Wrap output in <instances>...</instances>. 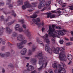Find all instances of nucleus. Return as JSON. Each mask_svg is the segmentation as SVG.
Listing matches in <instances>:
<instances>
[{"label": "nucleus", "mask_w": 73, "mask_h": 73, "mask_svg": "<svg viewBox=\"0 0 73 73\" xmlns=\"http://www.w3.org/2000/svg\"><path fill=\"white\" fill-rule=\"evenodd\" d=\"M59 51H62L59 54V57L60 60L61 61H67L66 57L65 55H64V52H65V49L63 48L58 47L56 48H55L54 50V53L55 54H59Z\"/></svg>", "instance_id": "f257e3e1"}, {"label": "nucleus", "mask_w": 73, "mask_h": 73, "mask_svg": "<svg viewBox=\"0 0 73 73\" xmlns=\"http://www.w3.org/2000/svg\"><path fill=\"white\" fill-rule=\"evenodd\" d=\"M42 52L41 53H39L37 56L40 61L39 62L40 65H42L41 66L38 68V70L39 71H40L42 69L43 67L44 68L46 67V61L45 60H42L43 58V54H42Z\"/></svg>", "instance_id": "f03ea898"}, {"label": "nucleus", "mask_w": 73, "mask_h": 73, "mask_svg": "<svg viewBox=\"0 0 73 73\" xmlns=\"http://www.w3.org/2000/svg\"><path fill=\"white\" fill-rule=\"evenodd\" d=\"M48 34H46V42L47 43V44L46 45V52L48 53H50V54H52L53 52V50L49 48V44H50V40L48 39Z\"/></svg>", "instance_id": "7ed1b4c3"}, {"label": "nucleus", "mask_w": 73, "mask_h": 73, "mask_svg": "<svg viewBox=\"0 0 73 73\" xmlns=\"http://www.w3.org/2000/svg\"><path fill=\"white\" fill-rule=\"evenodd\" d=\"M49 28V31H48L47 32H48V34L50 35V36L54 38H55L56 37V35L54 34V33H57L55 31V29H53L52 27H51V26H50Z\"/></svg>", "instance_id": "20e7f679"}, {"label": "nucleus", "mask_w": 73, "mask_h": 73, "mask_svg": "<svg viewBox=\"0 0 73 73\" xmlns=\"http://www.w3.org/2000/svg\"><path fill=\"white\" fill-rule=\"evenodd\" d=\"M28 41L27 40H24L22 41L21 43H17V46L18 47V49H21L23 48L24 46H23V44H25L27 43Z\"/></svg>", "instance_id": "39448f33"}, {"label": "nucleus", "mask_w": 73, "mask_h": 73, "mask_svg": "<svg viewBox=\"0 0 73 73\" xmlns=\"http://www.w3.org/2000/svg\"><path fill=\"white\" fill-rule=\"evenodd\" d=\"M29 8H31V6L29 2L28 1H27L25 2V5H23L22 7V8L23 10H25L27 9V7Z\"/></svg>", "instance_id": "423d86ee"}, {"label": "nucleus", "mask_w": 73, "mask_h": 73, "mask_svg": "<svg viewBox=\"0 0 73 73\" xmlns=\"http://www.w3.org/2000/svg\"><path fill=\"white\" fill-rule=\"evenodd\" d=\"M9 54H10V53L8 52H7L5 54H3L0 52V56L2 57H8L9 56Z\"/></svg>", "instance_id": "0eeeda50"}, {"label": "nucleus", "mask_w": 73, "mask_h": 73, "mask_svg": "<svg viewBox=\"0 0 73 73\" xmlns=\"http://www.w3.org/2000/svg\"><path fill=\"white\" fill-rule=\"evenodd\" d=\"M45 5H46V2H45V3L44 4V2L42 1H40L39 4V5L38 6V8H39V9H41V7H44Z\"/></svg>", "instance_id": "6e6552de"}, {"label": "nucleus", "mask_w": 73, "mask_h": 73, "mask_svg": "<svg viewBox=\"0 0 73 73\" xmlns=\"http://www.w3.org/2000/svg\"><path fill=\"white\" fill-rule=\"evenodd\" d=\"M46 14H47V18L50 17V19H52L55 17V15H52V13H47Z\"/></svg>", "instance_id": "1a4fd4ad"}, {"label": "nucleus", "mask_w": 73, "mask_h": 73, "mask_svg": "<svg viewBox=\"0 0 73 73\" xmlns=\"http://www.w3.org/2000/svg\"><path fill=\"white\" fill-rule=\"evenodd\" d=\"M65 32H67V31L66 30H63V31L60 30L58 32V35H65Z\"/></svg>", "instance_id": "9d476101"}, {"label": "nucleus", "mask_w": 73, "mask_h": 73, "mask_svg": "<svg viewBox=\"0 0 73 73\" xmlns=\"http://www.w3.org/2000/svg\"><path fill=\"white\" fill-rule=\"evenodd\" d=\"M24 39L25 38L23 37V36L21 34H20L17 37V39L19 41H23V40H24Z\"/></svg>", "instance_id": "9b49d317"}, {"label": "nucleus", "mask_w": 73, "mask_h": 73, "mask_svg": "<svg viewBox=\"0 0 73 73\" xmlns=\"http://www.w3.org/2000/svg\"><path fill=\"white\" fill-rule=\"evenodd\" d=\"M27 51V49L25 48H24L21 50L20 53L22 55H25Z\"/></svg>", "instance_id": "f8f14e48"}, {"label": "nucleus", "mask_w": 73, "mask_h": 73, "mask_svg": "<svg viewBox=\"0 0 73 73\" xmlns=\"http://www.w3.org/2000/svg\"><path fill=\"white\" fill-rule=\"evenodd\" d=\"M24 32L25 33H27V36L28 37L31 36V33L29 32V30H25L24 31Z\"/></svg>", "instance_id": "ddd939ff"}, {"label": "nucleus", "mask_w": 73, "mask_h": 73, "mask_svg": "<svg viewBox=\"0 0 73 73\" xmlns=\"http://www.w3.org/2000/svg\"><path fill=\"white\" fill-rule=\"evenodd\" d=\"M32 21L33 22H34L35 24H37L38 22H40V19L39 18H36V20L35 19H33Z\"/></svg>", "instance_id": "4468645a"}, {"label": "nucleus", "mask_w": 73, "mask_h": 73, "mask_svg": "<svg viewBox=\"0 0 73 73\" xmlns=\"http://www.w3.org/2000/svg\"><path fill=\"white\" fill-rule=\"evenodd\" d=\"M31 62L33 65H36L37 62V60L35 58H32L31 59Z\"/></svg>", "instance_id": "2eb2a0df"}, {"label": "nucleus", "mask_w": 73, "mask_h": 73, "mask_svg": "<svg viewBox=\"0 0 73 73\" xmlns=\"http://www.w3.org/2000/svg\"><path fill=\"white\" fill-rule=\"evenodd\" d=\"M12 30L11 29H10V28L9 27H7L6 28V32L7 33H11L12 32Z\"/></svg>", "instance_id": "dca6fc26"}, {"label": "nucleus", "mask_w": 73, "mask_h": 73, "mask_svg": "<svg viewBox=\"0 0 73 73\" xmlns=\"http://www.w3.org/2000/svg\"><path fill=\"white\" fill-rule=\"evenodd\" d=\"M66 73V70H63V69H59L58 70V73Z\"/></svg>", "instance_id": "f3484780"}, {"label": "nucleus", "mask_w": 73, "mask_h": 73, "mask_svg": "<svg viewBox=\"0 0 73 73\" xmlns=\"http://www.w3.org/2000/svg\"><path fill=\"white\" fill-rule=\"evenodd\" d=\"M64 64H63L62 62H61L59 66V69H64Z\"/></svg>", "instance_id": "a211bd4d"}, {"label": "nucleus", "mask_w": 73, "mask_h": 73, "mask_svg": "<svg viewBox=\"0 0 73 73\" xmlns=\"http://www.w3.org/2000/svg\"><path fill=\"white\" fill-rule=\"evenodd\" d=\"M37 13L36 12L33 15L31 16L30 17L31 18H32V19H35V18H36L37 17V15H36V13Z\"/></svg>", "instance_id": "6ab92c4d"}, {"label": "nucleus", "mask_w": 73, "mask_h": 73, "mask_svg": "<svg viewBox=\"0 0 73 73\" xmlns=\"http://www.w3.org/2000/svg\"><path fill=\"white\" fill-rule=\"evenodd\" d=\"M37 3L36 2H34L33 3H31V4H32V5H31V7H36V6H37Z\"/></svg>", "instance_id": "aec40b11"}, {"label": "nucleus", "mask_w": 73, "mask_h": 73, "mask_svg": "<svg viewBox=\"0 0 73 73\" xmlns=\"http://www.w3.org/2000/svg\"><path fill=\"white\" fill-rule=\"evenodd\" d=\"M15 4H16L15 3H13L12 4H10L9 6V8L10 9H12V7H13L14 5H15Z\"/></svg>", "instance_id": "412c9836"}, {"label": "nucleus", "mask_w": 73, "mask_h": 73, "mask_svg": "<svg viewBox=\"0 0 73 73\" xmlns=\"http://www.w3.org/2000/svg\"><path fill=\"white\" fill-rule=\"evenodd\" d=\"M19 5H21L23 4V0H19L18 2Z\"/></svg>", "instance_id": "4be33fe9"}, {"label": "nucleus", "mask_w": 73, "mask_h": 73, "mask_svg": "<svg viewBox=\"0 0 73 73\" xmlns=\"http://www.w3.org/2000/svg\"><path fill=\"white\" fill-rule=\"evenodd\" d=\"M20 27V25L19 24H17L16 25V26L15 27V31H18V29H19V28Z\"/></svg>", "instance_id": "5701e85b"}, {"label": "nucleus", "mask_w": 73, "mask_h": 73, "mask_svg": "<svg viewBox=\"0 0 73 73\" xmlns=\"http://www.w3.org/2000/svg\"><path fill=\"white\" fill-rule=\"evenodd\" d=\"M36 40L37 42H38V43L42 44V46H44V45L42 43V41L39 40L38 39H36Z\"/></svg>", "instance_id": "b1692460"}, {"label": "nucleus", "mask_w": 73, "mask_h": 73, "mask_svg": "<svg viewBox=\"0 0 73 73\" xmlns=\"http://www.w3.org/2000/svg\"><path fill=\"white\" fill-rule=\"evenodd\" d=\"M37 49V47L35 46H33L32 48V51L35 52L36 51V49Z\"/></svg>", "instance_id": "393cba45"}, {"label": "nucleus", "mask_w": 73, "mask_h": 73, "mask_svg": "<svg viewBox=\"0 0 73 73\" xmlns=\"http://www.w3.org/2000/svg\"><path fill=\"white\" fill-rule=\"evenodd\" d=\"M11 11L12 13L11 14L12 16H14L15 17H16V14L14 12V11H13V10H12Z\"/></svg>", "instance_id": "a878e982"}, {"label": "nucleus", "mask_w": 73, "mask_h": 73, "mask_svg": "<svg viewBox=\"0 0 73 73\" xmlns=\"http://www.w3.org/2000/svg\"><path fill=\"white\" fill-rule=\"evenodd\" d=\"M16 22V20H14L13 21L9 23H8V25H12L14 23Z\"/></svg>", "instance_id": "bb28decb"}, {"label": "nucleus", "mask_w": 73, "mask_h": 73, "mask_svg": "<svg viewBox=\"0 0 73 73\" xmlns=\"http://www.w3.org/2000/svg\"><path fill=\"white\" fill-rule=\"evenodd\" d=\"M68 7H69V9L70 10H73V4H72V5L71 6H69Z\"/></svg>", "instance_id": "cd10ccee"}, {"label": "nucleus", "mask_w": 73, "mask_h": 73, "mask_svg": "<svg viewBox=\"0 0 73 73\" xmlns=\"http://www.w3.org/2000/svg\"><path fill=\"white\" fill-rule=\"evenodd\" d=\"M53 68H54V69H56L57 68V65L56 64L54 63L53 65H52Z\"/></svg>", "instance_id": "c85d7f7f"}, {"label": "nucleus", "mask_w": 73, "mask_h": 73, "mask_svg": "<svg viewBox=\"0 0 73 73\" xmlns=\"http://www.w3.org/2000/svg\"><path fill=\"white\" fill-rule=\"evenodd\" d=\"M56 14H59V15L58 16H60V15H61V12L60 11H58L56 12Z\"/></svg>", "instance_id": "c756f323"}, {"label": "nucleus", "mask_w": 73, "mask_h": 73, "mask_svg": "<svg viewBox=\"0 0 73 73\" xmlns=\"http://www.w3.org/2000/svg\"><path fill=\"white\" fill-rule=\"evenodd\" d=\"M11 0H7L6 5H9V4L11 3Z\"/></svg>", "instance_id": "7c9ffc66"}, {"label": "nucleus", "mask_w": 73, "mask_h": 73, "mask_svg": "<svg viewBox=\"0 0 73 73\" xmlns=\"http://www.w3.org/2000/svg\"><path fill=\"white\" fill-rule=\"evenodd\" d=\"M63 42H64V40L62 39H61L60 40L59 43L60 44H63Z\"/></svg>", "instance_id": "2f4dec72"}, {"label": "nucleus", "mask_w": 73, "mask_h": 73, "mask_svg": "<svg viewBox=\"0 0 73 73\" xmlns=\"http://www.w3.org/2000/svg\"><path fill=\"white\" fill-rule=\"evenodd\" d=\"M18 31H19L20 32H22L23 31V29L22 28H19L18 29Z\"/></svg>", "instance_id": "473e14b6"}, {"label": "nucleus", "mask_w": 73, "mask_h": 73, "mask_svg": "<svg viewBox=\"0 0 73 73\" xmlns=\"http://www.w3.org/2000/svg\"><path fill=\"white\" fill-rule=\"evenodd\" d=\"M67 58L68 60L71 61V60H72V56H70V57H67Z\"/></svg>", "instance_id": "72a5a7b5"}, {"label": "nucleus", "mask_w": 73, "mask_h": 73, "mask_svg": "<svg viewBox=\"0 0 73 73\" xmlns=\"http://www.w3.org/2000/svg\"><path fill=\"white\" fill-rule=\"evenodd\" d=\"M52 27L53 29H54V28H55V29H56V28H57V26L55 25H52Z\"/></svg>", "instance_id": "f704fd0d"}, {"label": "nucleus", "mask_w": 73, "mask_h": 73, "mask_svg": "<svg viewBox=\"0 0 73 73\" xmlns=\"http://www.w3.org/2000/svg\"><path fill=\"white\" fill-rule=\"evenodd\" d=\"M36 25H38V26H39V27H41V25H42V24L41 23H35Z\"/></svg>", "instance_id": "c9c22d12"}, {"label": "nucleus", "mask_w": 73, "mask_h": 73, "mask_svg": "<svg viewBox=\"0 0 73 73\" xmlns=\"http://www.w3.org/2000/svg\"><path fill=\"white\" fill-rule=\"evenodd\" d=\"M56 29H61L62 27H61L60 26H59L58 27L57 26V27Z\"/></svg>", "instance_id": "e433bc0d"}, {"label": "nucleus", "mask_w": 73, "mask_h": 73, "mask_svg": "<svg viewBox=\"0 0 73 73\" xmlns=\"http://www.w3.org/2000/svg\"><path fill=\"white\" fill-rule=\"evenodd\" d=\"M51 40L52 41V44H54V43L55 42V40L54 39L52 38L51 39Z\"/></svg>", "instance_id": "4c0bfd02"}, {"label": "nucleus", "mask_w": 73, "mask_h": 73, "mask_svg": "<svg viewBox=\"0 0 73 73\" xmlns=\"http://www.w3.org/2000/svg\"><path fill=\"white\" fill-rule=\"evenodd\" d=\"M0 5H2V6L4 5V3L3 2H2L1 3L0 2Z\"/></svg>", "instance_id": "58836bf2"}, {"label": "nucleus", "mask_w": 73, "mask_h": 73, "mask_svg": "<svg viewBox=\"0 0 73 73\" xmlns=\"http://www.w3.org/2000/svg\"><path fill=\"white\" fill-rule=\"evenodd\" d=\"M17 35V33L14 32L13 33V37H15V36H16Z\"/></svg>", "instance_id": "ea45409f"}, {"label": "nucleus", "mask_w": 73, "mask_h": 73, "mask_svg": "<svg viewBox=\"0 0 73 73\" xmlns=\"http://www.w3.org/2000/svg\"><path fill=\"white\" fill-rule=\"evenodd\" d=\"M23 28H24L25 29H26L27 28V26H26V25L23 24Z\"/></svg>", "instance_id": "a19ab883"}, {"label": "nucleus", "mask_w": 73, "mask_h": 73, "mask_svg": "<svg viewBox=\"0 0 73 73\" xmlns=\"http://www.w3.org/2000/svg\"><path fill=\"white\" fill-rule=\"evenodd\" d=\"M42 38L44 40H46V35H44V36H42Z\"/></svg>", "instance_id": "79ce46f5"}, {"label": "nucleus", "mask_w": 73, "mask_h": 73, "mask_svg": "<svg viewBox=\"0 0 73 73\" xmlns=\"http://www.w3.org/2000/svg\"><path fill=\"white\" fill-rule=\"evenodd\" d=\"M20 22L22 23V24L24 23V19H22L20 21Z\"/></svg>", "instance_id": "37998d69"}, {"label": "nucleus", "mask_w": 73, "mask_h": 73, "mask_svg": "<svg viewBox=\"0 0 73 73\" xmlns=\"http://www.w3.org/2000/svg\"><path fill=\"white\" fill-rule=\"evenodd\" d=\"M48 72H49V73H52L53 72V71L52 70V69H50L49 70Z\"/></svg>", "instance_id": "c03bdc74"}, {"label": "nucleus", "mask_w": 73, "mask_h": 73, "mask_svg": "<svg viewBox=\"0 0 73 73\" xmlns=\"http://www.w3.org/2000/svg\"><path fill=\"white\" fill-rule=\"evenodd\" d=\"M26 59V60H29L30 58H31L30 57H24Z\"/></svg>", "instance_id": "a18cd8bd"}, {"label": "nucleus", "mask_w": 73, "mask_h": 73, "mask_svg": "<svg viewBox=\"0 0 73 73\" xmlns=\"http://www.w3.org/2000/svg\"><path fill=\"white\" fill-rule=\"evenodd\" d=\"M66 46L70 45H71V43L70 42L67 43H66Z\"/></svg>", "instance_id": "49530a36"}, {"label": "nucleus", "mask_w": 73, "mask_h": 73, "mask_svg": "<svg viewBox=\"0 0 73 73\" xmlns=\"http://www.w3.org/2000/svg\"><path fill=\"white\" fill-rule=\"evenodd\" d=\"M45 9H46V7H45L43 9H42L41 11H45Z\"/></svg>", "instance_id": "de8ad7c7"}, {"label": "nucleus", "mask_w": 73, "mask_h": 73, "mask_svg": "<svg viewBox=\"0 0 73 73\" xmlns=\"http://www.w3.org/2000/svg\"><path fill=\"white\" fill-rule=\"evenodd\" d=\"M58 3L60 5H61V4H62V1H58Z\"/></svg>", "instance_id": "09e8293b"}, {"label": "nucleus", "mask_w": 73, "mask_h": 73, "mask_svg": "<svg viewBox=\"0 0 73 73\" xmlns=\"http://www.w3.org/2000/svg\"><path fill=\"white\" fill-rule=\"evenodd\" d=\"M9 66H10V67H11V68H12V67H13V65H12V64H9Z\"/></svg>", "instance_id": "8fccbe9b"}, {"label": "nucleus", "mask_w": 73, "mask_h": 73, "mask_svg": "<svg viewBox=\"0 0 73 73\" xmlns=\"http://www.w3.org/2000/svg\"><path fill=\"white\" fill-rule=\"evenodd\" d=\"M4 49H5V47H3L2 48L1 50L2 51H4Z\"/></svg>", "instance_id": "3c124183"}, {"label": "nucleus", "mask_w": 73, "mask_h": 73, "mask_svg": "<svg viewBox=\"0 0 73 73\" xmlns=\"http://www.w3.org/2000/svg\"><path fill=\"white\" fill-rule=\"evenodd\" d=\"M32 52L31 51V50H30L28 53L29 55H31V54H32Z\"/></svg>", "instance_id": "603ef678"}, {"label": "nucleus", "mask_w": 73, "mask_h": 73, "mask_svg": "<svg viewBox=\"0 0 73 73\" xmlns=\"http://www.w3.org/2000/svg\"><path fill=\"white\" fill-rule=\"evenodd\" d=\"M54 72L56 73H57V72L58 73V70H57V69H55V70H54Z\"/></svg>", "instance_id": "864d4df0"}, {"label": "nucleus", "mask_w": 73, "mask_h": 73, "mask_svg": "<svg viewBox=\"0 0 73 73\" xmlns=\"http://www.w3.org/2000/svg\"><path fill=\"white\" fill-rule=\"evenodd\" d=\"M3 13L5 15H7V14H8V13H7V12L5 11H3Z\"/></svg>", "instance_id": "5fc2aeb1"}, {"label": "nucleus", "mask_w": 73, "mask_h": 73, "mask_svg": "<svg viewBox=\"0 0 73 73\" xmlns=\"http://www.w3.org/2000/svg\"><path fill=\"white\" fill-rule=\"evenodd\" d=\"M46 9L48 10H50V7H46Z\"/></svg>", "instance_id": "6e6d98bb"}, {"label": "nucleus", "mask_w": 73, "mask_h": 73, "mask_svg": "<svg viewBox=\"0 0 73 73\" xmlns=\"http://www.w3.org/2000/svg\"><path fill=\"white\" fill-rule=\"evenodd\" d=\"M65 3H64L63 4V5L62 6V7H63V8L65 7L66 6V5H65Z\"/></svg>", "instance_id": "4d7b16f0"}, {"label": "nucleus", "mask_w": 73, "mask_h": 73, "mask_svg": "<svg viewBox=\"0 0 73 73\" xmlns=\"http://www.w3.org/2000/svg\"><path fill=\"white\" fill-rule=\"evenodd\" d=\"M1 19H4V16L2 15L1 17Z\"/></svg>", "instance_id": "13d9d810"}, {"label": "nucleus", "mask_w": 73, "mask_h": 73, "mask_svg": "<svg viewBox=\"0 0 73 73\" xmlns=\"http://www.w3.org/2000/svg\"><path fill=\"white\" fill-rule=\"evenodd\" d=\"M48 2V4H49L50 5V4L51 3V1H49Z\"/></svg>", "instance_id": "bf43d9fd"}, {"label": "nucleus", "mask_w": 73, "mask_h": 73, "mask_svg": "<svg viewBox=\"0 0 73 73\" xmlns=\"http://www.w3.org/2000/svg\"><path fill=\"white\" fill-rule=\"evenodd\" d=\"M2 44L3 45H4V44H5V41H3L2 42Z\"/></svg>", "instance_id": "052dcab7"}, {"label": "nucleus", "mask_w": 73, "mask_h": 73, "mask_svg": "<svg viewBox=\"0 0 73 73\" xmlns=\"http://www.w3.org/2000/svg\"><path fill=\"white\" fill-rule=\"evenodd\" d=\"M31 73H36V70H34L31 72Z\"/></svg>", "instance_id": "680f3d73"}, {"label": "nucleus", "mask_w": 73, "mask_h": 73, "mask_svg": "<svg viewBox=\"0 0 73 73\" xmlns=\"http://www.w3.org/2000/svg\"><path fill=\"white\" fill-rule=\"evenodd\" d=\"M44 30H45V28H44L43 27L42 29V32H43V31H44Z\"/></svg>", "instance_id": "e2e57ef3"}, {"label": "nucleus", "mask_w": 73, "mask_h": 73, "mask_svg": "<svg viewBox=\"0 0 73 73\" xmlns=\"http://www.w3.org/2000/svg\"><path fill=\"white\" fill-rule=\"evenodd\" d=\"M42 27H44V22H42Z\"/></svg>", "instance_id": "0e129e2a"}, {"label": "nucleus", "mask_w": 73, "mask_h": 73, "mask_svg": "<svg viewBox=\"0 0 73 73\" xmlns=\"http://www.w3.org/2000/svg\"><path fill=\"white\" fill-rule=\"evenodd\" d=\"M51 12H52V13H56V11L55 10L52 11Z\"/></svg>", "instance_id": "69168bd1"}, {"label": "nucleus", "mask_w": 73, "mask_h": 73, "mask_svg": "<svg viewBox=\"0 0 73 73\" xmlns=\"http://www.w3.org/2000/svg\"><path fill=\"white\" fill-rule=\"evenodd\" d=\"M2 72L3 73H4L5 72V70L4 68L2 69Z\"/></svg>", "instance_id": "338daca9"}, {"label": "nucleus", "mask_w": 73, "mask_h": 73, "mask_svg": "<svg viewBox=\"0 0 73 73\" xmlns=\"http://www.w3.org/2000/svg\"><path fill=\"white\" fill-rule=\"evenodd\" d=\"M71 41H73V37H71L70 38Z\"/></svg>", "instance_id": "774afa93"}]
</instances>
